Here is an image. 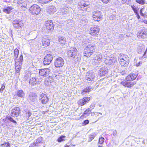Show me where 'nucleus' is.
Wrapping results in <instances>:
<instances>
[{
  "instance_id": "nucleus-1",
  "label": "nucleus",
  "mask_w": 147,
  "mask_h": 147,
  "mask_svg": "<svg viewBox=\"0 0 147 147\" xmlns=\"http://www.w3.org/2000/svg\"><path fill=\"white\" fill-rule=\"evenodd\" d=\"M138 74L136 73L130 74L126 78V80H123L121 83L125 87L130 88L133 86L136 83V82H129L127 81L133 80L136 79Z\"/></svg>"
},
{
  "instance_id": "nucleus-2",
  "label": "nucleus",
  "mask_w": 147,
  "mask_h": 147,
  "mask_svg": "<svg viewBox=\"0 0 147 147\" xmlns=\"http://www.w3.org/2000/svg\"><path fill=\"white\" fill-rule=\"evenodd\" d=\"M118 60L120 64L122 66H127L129 62V58L127 55L123 54H119L118 57Z\"/></svg>"
},
{
  "instance_id": "nucleus-3",
  "label": "nucleus",
  "mask_w": 147,
  "mask_h": 147,
  "mask_svg": "<svg viewBox=\"0 0 147 147\" xmlns=\"http://www.w3.org/2000/svg\"><path fill=\"white\" fill-rule=\"evenodd\" d=\"M95 46L94 44H89L84 49V56L90 57L95 51Z\"/></svg>"
},
{
  "instance_id": "nucleus-4",
  "label": "nucleus",
  "mask_w": 147,
  "mask_h": 147,
  "mask_svg": "<svg viewBox=\"0 0 147 147\" xmlns=\"http://www.w3.org/2000/svg\"><path fill=\"white\" fill-rule=\"evenodd\" d=\"M34 69H35V71L34 70L33 72L34 74H35V72L37 74L39 73L40 76H43V77L48 76L51 71L50 70L49 68H45L39 69L35 68Z\"/></svg>"
},
{
  "instance_id": "nucleus-5",
  "label": "nucleus",
  "mask_w": 147,
  "mask_h": 147,
  "mask_svg": "<svg viewBox=\"0 0 147 147\" xmlns=\"http://www.w3.org/2000/svg\"><path fill=\"white\" fill-rule=\"evenodd\" d=\"M102 56L99 53H96L94 55L93 59L91 61L92 63L94 65H98L102 60Z\"/></svg>"
},
{
  "instance_id": "nucleus-6",
  "label": "nucleus",
  "mask_w": 147,
  "mask_h": 147,
  "mask_svg": "<svg viewBox=\"0 0 147 147\" xmlns=\"http://www.w3.org/2000/svg\"><path fill=\"white\" fill-rule=\"evenodd\" d=\"M92 16L94 20L99 21L102 19V14L101 11L95 10L92 12Z\"/></svg>"
},
{
  "instance_id": "nucleus-7",
  "label": "nucleus",
  "mask_w": 147,
  "mask_h": 147,
  "mask_svg": "<svg viewBox=\"0 0 147 147\" xmlns=\"http://www.w3.org/2000/svg\"><path fill=\"white\" fill-rule=\"evenodd\" d=\"M79 53L78 52L76 49L74 47L71 48L70 50L68 52V56L70 58L73 57L77 58L78 57Z\"/></svg>"
},
{
  "instance_id": "nucleus-8",
  "label": "nucleus",
  "mask_w": 147,
  "mask_h": 147,
  "mask_svg": "<svg viewBox=\"0 0 147 147\" xmlns=\"http://www.w3.org/2000/svg\"><path fill=\"white\" fill-rule=\"evenodd\" d=\"M73 11V9L70 7L65 5L62 9V12L64 17H67L72 14Z\"/></svg>"
},
{
  "instance_id": "nucleus-9",
  "label": "nucleus",
  "mask_w": 147,
  "mask_h": 147,
  "mask_svg": "<svg viewBox=\"0 0 147 147\" xmlns=\"http://www.w3.org/2000/svg\"><path fill=\"white\" fill-rule=\"evenodd\" d=\"M30 10L31 13L37 15L40 13L41 9L38 5L34 4L30 7Z\"/></svg>"
},
{
  "instance_id": "nucleus-10",
  "label": "nucleus",
  "mask_w": 147,
  "mask_h": 147,
  "mask_svg": "<svg viewBox=\"0 0 147 147\" xmlns=\"http://www.w3.org/2000/svg\"><path fill=\"white\" fill-rule=\"evenodd\" d=\"M64 63V59L61 57L57 58L54 61V65L56 67H62L63 66Z\"/></svg>"
},
{
  "instance_id": "nucleus-11",
  "label": "nucleus",
  "mask_w": 147,
  "mask_h": 147,
  "mask_svg": "<svg viewBox=\"0 0 147 147\" xmlns=\"http://www.w3.org/2000/svg\"><path fill=\"white\" fill-rule=\"evenodd\" d=\"M100 29L98 26L94 25L90 27V34L92 36H97L98 35Z\"/></svg>"
},
{
  "instance_id": "nucleus-12",
  "label": "nucleus",
  "mask_w": 147,
  "mask_h": 147,
  "mask_svg": "<svg viewBox=\"0 0 147 147\" xmlns=\"http://www.w3.org/2000/svg\"><path fill=\"white\" fill-rule=\"evenodd\" d=\"M53 59V55L52 54H48L45 56L43 61L44 65H49Z\"/></svg>"
},
{
  "instance_id": "nucleus-13",
  "label": "nucleus",
  "mask_w": 147,
  "mask_h": 147,
  "mask_svg": "<svg viewBox=\"0 0 147 147\" xmlns=\"http://www.w3.org/2000/svg\"><path fill=\"white\" fill-rule=\"evenodd\" d=\"M12 24L14 28L18 29L22 28L24 25L23 21L18 19H16L13 21Z\"/></svg>"
},
{
  "instance_id": "nucleus-14",
  "label": "nucleus",
  "mask_w": 147,
  "mask_h": 147,
  "mask_svg": "<svg viewBox=\"0 0 147 147\" xmlns=\"http://www.w3.org/2000/svg\"><path fill=\"white\" fill-rule=\"evenodd\" d=\"M21 113V111L19 107H15L12 109L10 114L12 117H17Z\"/></svg>"
},
{
  "instance_id": "nucleus-15",
  "label": "nucleus",
  "mask_w": 147,
  "mask_h": 147,
  "mask_svg": "<svg viewBox=\"0 0 147 147\" xmlns=\"http://www.w3.org/2000/svg\"><path fill=\"white\" fill-rule=\"evenodd\" d=\"M41 79L40 78L36 77H32L29 81V84L32 86H34L36 84H38L41 82Z\"/></svg>"
},
{
  "instance_id": "nucleus-16",
  "label": "nucleus",
  "mask_w": 147,
  "mask_h": 147,
  "mask_svg": "<svg viewBox=\"0 0 147 147\" xmlns=\"http://www.w3.org/2000/svg\"><path fill=\"white\" fill-rule=\"evenodd\" d=\"M49 99L46 94L42 93L40 95L39 100L40 102L43 104H45L48 101Z\"/></svg>"
},
{
  "instance_id": "nucleus-17",
  "label": "nucleus",
  "mask_w": 147,
  "mask_h": 147,
  "mask_svg": "<svg viewBox=\"0 0 147 147\" xmlns=\"http://www.w3.org/2000/svg\"><path fill=\"white\" fill-rule=\"evenodd\" d=\"M90 99V97H84L78 100V105L82 106L88 102Z\"/></svg>"
},
{
  "instance_id": "nucleus-18",
  "label": "nucleus",
  "mask_w": 147,
  "mask_h": 147,
  "mask_svg": "<svg viewBox=\"0 0 147 147\" xmlns=\"http://www.w3.org/2000/svg\"><path fill=\"white\" fill-rule=\"evenodd\" d=\"M78 8L79 9V11H85L87 9L88 7V4H86V3H80L78 4Z\"/></svg>"
},
{
  "instance_id": "nucleus-19",
  "label": "nucleus",
  "mask_w": 147,
  "mask_h": 147,
  "mask_svg": "<svg viewBox=\"0 0 147 147\" xmlns=\"http://www.w3.org/2000/svg\"><path fill=\"white\" fill-rule=\"evenodd\" d=\"M37 95L35 93H31L28 97V100L30 102H35L37 99Z\"/></svg>"
},
{
  "instance_id": "nucleus-20",
  "label": "nucleus",
  "mask_w": 147,
  "mask_h": 147,
  "mask_svg": "<svg viewBox=\"0 0 147 147\" xmlns=\"http://www.w3.org/2000/svg\"><path fill=\"white\" fill-rule=\"evenodd\" d=\"M42 42L43 46L47 47L49 45L50 40L48 36H45L42 37Z\"/></svg>"
},
{
  "instance_id": "nucleus-21",
  "label": "nucleus",
  "mask_w": 147,
  "mask_h": 147,
  "mask_svg": "<svg viewBox=\"0 0 147 147\" xmlns=\"http://www.w3.org/2000/svg\"><path fill=\"white\" fill-rule=\"evenodd\" d=\"M138 34V36L139 37L142 38H146L147 36V30L146 29H142Z\"/></svg>"
},
{
  "instance_id": "nucleus-22",
  "label": "nucleus",
  "mask_w": 147,
  "mask_h": 147,
  "mask_svg": "<svg viewBox=\"0 0 147 147\" xmlns=\"http://www.w3.org/2000/svg\"><path fill=\"white\" fill-rule=\"evenodd\" d=\"M46 27L47 30H50L53 29V25L51 20H49L46 22Z\"/></svg>"
},
{
  "instance_id": "nucleus-23",
  "label": "nucleus",
  "mask_w": 147,
  "mask_h": 147,
  "mask_svg": "<svg viewBox=\"0 0 147 147\" xmlns=\"http://www.w3.org/2000/svg\"><path fill=\"white\" fill-rule=\"evenodd\" d=\"M16 69V75L19 76L20 75L19 73L20 70V62L19 61L17 62L16 63L15 65Z\"/></svg>"
},
{
  "instance_id": "nucleus-24",
  "label": "nucleus",
  "mask_w": 147,
  "mask_h": 147,
  "mask_svg": "<svg viewBox=\"0 0 147 147\" xmlns=\"http://www.w3.org/2000/svg\"><path fill=\"white\" fill-rule=\"evenodd\" d=\"M108 69L104 68H102L99 70L98 73L100 76L106 75L108 73Z\"/></svg>"
},
{
  "instance_id": "nucleus-25",
  "label": "nucleus",
  "mask_w": 147,
  "mask_h": 147,
  "mask_svg": "<svg viewBox=\"0 0 147 147\" xmlns=\"http://www.w3.org/2000/svg\"><path fill=\"white\" fill-rule=\"evenodd\" d=\"M26 0H18L17 2V4L19 7H26Z\"/></svg>"
},
{
  "instance_id": "nucleus-26",
  "label": "nucleus",
  "mask_w": 147,
  "mask_h": 147,
  "mask_svg": "<svg viewBox=\"0 0 147 147\" xmlns=\"http://www.w3.org/2000/svg\"><path fill=\"white\" fill-rule=\"evenodd\" d=\"M93 74L92 73H87L86 77V79L88 80L92 81L94 78Z\"/></svg>"
},
{
  "instance_id": "nucleus-27",
  "label": "nucleus",
  "mask_w": 147,
  "mask_h": 147,
  "mask_svg": "<svg viewBox=\"0 0 147 147\" xmlns=\"http://www.w3.org/2000/svg\"><path fill=\"white\" fill-rule=\"evenodd\" d=\"M56 11V8L53 6H51L49 7L48 12L50 14L54 13Z\"/></svg>"
},
{
  "instance_id": "nucleus-28",
  "label": "nucleus",
  "mask_w": 147,
  "mask_h": 147,
  "mask_svg": "<svg viewBox=\"0 0 147 147\" xmlns=\"http://www.w3.org/2000/svg\"><path fill=\"white\" fill-rule=\"evenodd\" d=\"M16 94L18 97L21 98H24L25 96V93L22 90H18Z\"/></svg>"
},
{
  "instance_id": "nucleus-29",
  "label": "nucleus",
  "mask_w": 147,
  "mask_h": 147,
  "mask_svg": "<svg viewBox=\"0 0 147 147\" xmlns=\"http://www.w3.org/2000/svg\"><path fill=\"white\" fill-rule=\"evenodd\" d=\"M92 88L91 86L87 87L85 88L81 92V94L84 95L86 93H89Z\"/></svg>"
},
{
  "instance_id": "nucleus-30",
  "label": "nucleus",
  "mask_w": 147,
  "mask_h": 147,
  "mask_svg": "<svg viewBox=\"0 0 147 147\" xmlns=\"http://www.w3.org/2000/svg\"><path fill=\"white\" fill-rule=\"evenodd\" d=\"M58 40L60 44L64 45L66 42V38L63 36H59Z\"/></svg>"
},
{
  "instance_id": "nucleus-31",
  "label": "nucleus",
  "mask_w": 147,
  "mask_h": 147,
  "mask_svg": "<svg viewBox=\"0 0 147 147\" xmlns=\"http://www.w3.org/2000/svg\"><path fill=\"white\" fill-rule=\"evenodd\" d=\"M12 9V7L8 6L4 8L3 9V11L9 14L11 12Z\"/></svg>"
},
{
  "instance_id": "nucleus-32",
  "label": "nucleus",
  "mask_w": 147,
  "mask_h": 147,
  "mask_svg": "<svg viewBox=\"0 0 147 147\" xmlns=\"http://www.w3.org/2000/svg\"><path fill=\"white\" fill-rule=\"evenodd\" d=\"M7 120H8L10 121L13 123H17L10 116H7L5 118V119H3L4 121L5 122H6V121H7Z\"/></svg>"
},
{
  "instance_id": "nucleus-33",
  "label": "nucleus",
  "mask_w": 147,
  "mask_h": 147,
  "mask_svg": "<svg viewBox=\"0 0 147 147\" xmlns=\"http://www.w3.org/2000/svg\"><path fill=\"white\" fill-rule=\"evenodd\" d=\"M116 39L119 40H124L125 37L123 34H117L116 35Z\"/></svg>"
},
{
  "instance_id": "nucleus-34",
  "label": "nucleus",
  "mask_w": 147,
  "mask_h": 147,
  "mask_svg": "<svg viewBox=\"0 0 147 147\" xmlns=\"http://www.w3.org/2000/svg\"><path fill=\"white\" fill-rule=\"evenodd\" d=\"M97 135V134L96 133H93L91 134L89 137L88 141L90 142L92 141L94 138Z\"/></svg>"
},
{
  "instance_id": "nucleus-35",
  "label": "nucleus",
  "mask_w": 147,
  "mask_h": 147,
  "mask_svg": "<svg viewBox=\"0 0 147 147\" xmlns=\"http://www.w3.org/2000/svg\"><path fill=\"white\" fill-rule=\"evenodd\" d=\"M41 141H39L38 139L36 140V142H34L31 144L29 147H37L38 146V144L41 142Z\"/></svg>"
},
{
  "instance_id": "nucleus-36",
  "label": "nucleus",
  "mask_w": 147,
  "mask_h": 147,
  "mask_svg": "<svg viewBox=\"0 0 147 147\" xmlns=\"http://www.w3.org/2000/svg\"><path fill=\"white\" fill-rule=\"evenodd\" d=\"M53 81V79L52 78H47L45 81V83L47 85H50Z\"/></svg>"
},
{
  "instance_id": "nucleus-37",
  "label": "nucleus",
  "mask_w": 147,
  "mask_h": 147,
  "mask_svg": "<svg viewBox=\"0 0 147 147\" xmlns=\"http://www.w3.org/2000/svg\"><path fill=\"white\" fill-rule=\"evenodd\" d=\"M31 74L29 71L26 72L24 75V78L27 80L31 76Z\"/></svg>"
},
{
  "instance_id": "nucleus-38",
  "label": "nucleus",
  "mask_w": 147,
  "mask_h": 147,
  "mask_svg": "<svg viewBox=\"0 0 147 147\" xmlns=\"http://www.w3.org/2000/svg\"><path fill=\"white\" fill-rule=\"evenodd\" d=\"M65 138L66 136H65L62 135L58 138L57 141L58 142H61L62 141H65Z\"/></svg>"
},
{
  "instance_id": "nucleus-39",
  "label": "nucleus",
  "mask_w": 147,
  "mask_h": 147,
  "mask_svg": "<svg viewBox=\"0 0 147 147\" xmlns=\"http://www.w3.org/2000/svg\"><path fill=\"white\" fill-rule=\"evenodd\" d=\"M131 7L132 9L133 10L134 13L136 14H138V9L137 7H136L134 5L131 6Z\"/></svg>"
},
{
  "instance_id": "nucleus-40",
  "label": "nucleus",
  "mask_w": 147,
  "mask_h": 147,
  "mask_svg": "<svg viewBox=\"0 0 147 147\" xmlns=\"http://www.w3.org/2000/svg\"><path fill=\"white\" fill-rule=\"evenodd\" d=\"M136 2L139 4L142 5L144 4L145 2L144 0H136Z\"/></svg>"
},
{
  "instance_id": "nucleus-41",
  "label": "nucleus",
  "mask_w": 147,
  "mask_h": 147,
  "mask_svg": "<svg viewBox=\"0 0 147 147\" xmlns=\"http://www.w3.org/2000/svg\"><path fill=\"white\" fill-rule=\"evenodd\" d=\"M91 113V112H90V110L87 109H86L84 112V114L85 115L87 116H88L89 115V114Z\"/></svg>"
},
{
  "instance_id": "nucleus-42",
  "label": "nucleus",
  "mask_w": 147,
  "mask_h": 147,
  "mask_svg": "<svg viewBox=\"0 0 147 147\" xmlns=\"http://www.w3.org/2000/svg\"><path fill=\"white\" fill-rule=\"evenodd\" d=\"M104 138L101 137L99 138L98 143L100 144H102L104 142Z\"/></svg>"
},
{
  "instance_id": "nucleus-43",
  "label": "nucleus",
  "mask_w": 147,
  "mask_h": 147,
  "mask_svg": "<svg viewBox=\"0 0 147 147\" xmlns=\"http://www.w3.org/2000/svg\"><path fill=\"white\" fill-rule=\"evenodd\" d=\"M1 146L2 147H9L10 144L9 143H6L4 144H2L1 145Z\"/></svg>"
},
{
  "instance_id": "nucleus-44",
  "label": "nucleus",
  "mask_w": 147,
  "mask_h": 147,
  "mask_svg": "<svg viewBox=\"0 0 147 147\" xmlns=\"http://www.w3.org/2000/svg\"><path fill=\"white\" fill-rule=\"evenodd\" d=\"M105 63L106 64H108L109 65L111 64L112 63L111 58L107 59L105 61Z\"/></svg>"
},
{
  "instance_id": "nucleus-45",
  "label": "nucleus",
  "mask_w": 147,
  "mask_h": 147,
  "mask_svg": "<svg viewBox=\"0 0 147 147\" xmlns=\"http://www.w3.org/2000/svg\"><path fill=\"white\" fill-rule=\"evenodd\" d=\"M19 53V51L17 49H16L14 50V54L17 55H18Z\"/></svg>"
},
{
  "instance_id": "nucleus-46",
  "label": "nucleus",
  "mask_w": 147,
  "mask_h": 147,
  "mask_svg": "<svg viewBox=\"0 0 147 147\" xmlns=\"http://www.w3.org/2000/svg\"><path fill=\"white\" fill-rule=\"evenodd\" d=\"M112 63H115L117 61V59L115 58H111Z\"/></svg>"
},
{
  "instance_id": "nucleus-47",
  "label": "nucleus",
  "mask_w": 147,
  "mask_h": 147,
  "mask_svg": "<svg viewBox=\"0 0 147 147\" xmlns=\"http://www.w3.org/2000/svg\"><path fill=\"white\" fill-rule=\"evenodd\" d=\"M110 19L111 20H113L116 18L115 16L114 15H111L110 18Z\"/></svg>"
},
{
  "instance_id": "nucleus-48",
  "label": "nucleus",
  "mask_w": 147,
  "mask_h": 147,
  "mask_svg": "<svg viewBox=\"0 0 147 147\" xmlns=\"http://www.w3.org/2000/svg\"><path fill=\"white\" fill-rule=\"evenodd\" d=\"M23 60V55H21L20 57V64L21 63L22 64V62Z\"/></svg>"
},
{
  "instance_id": "nucleus-49",
  "label": "nucleus",
  "mask_w": 147,
  "mask_h": 147,
  "mask_svg": "<svg viewBox=\"0 0 147 147\" xmlns=\"http://www.w3.org/2000/svg\"><path fill=\"white\" fill-rule=\"evenodd\" d=\"M89 123V121L88 120L86 119L84 120L83 123V124L84 125H86L88 124Z\"/></svg>"
},
{
  "instance_id": "nucleus-50",
  "label": "nucleus",
  "mask_w": 147,
  "mask_h": 147,
  "mask_svg": "<svg viewBox=\"0 0 147 147\" xmlns=\"http://www.w3.org/2000/svg\"><path fill=\"white\" fill-rule=\"evenodd\" d=\"M91 116L92 117H94V116H96L97 115V116H98V115H97L98 114V113H94V112H92L91 113Z\"/></svg>"
},
{
  "instance_id": "nucleus-51",
  "label": "nucleus",
  "mask_w": 147,
  "mask_h": 147,
  "mask_svg": "<svg viewBox=\"0 0 147 147\" xmlns=\"http://www.w3.org/2000/svg\"><path fill=\"white\" fill-rule=\"evenodd\" d=\"M95 106V104L94 103H92L90 106V107L92 109H94Z\"/></svg>"
},
{
  "instance_id": "nucleus-52",
  "label": "nucleus",
  "mask_w": 147,
  "mask_h": 147,
  "mask_svg": "<svg viewBox=\"0 0 147 147\" xmlns=\"http://www.w3.org/2000/svg\"><path fill=\"white\" fill-rule=\"evenodd\" d=\"M104 3H109L111 0H101Z\"/></svg>"
},
{
  "instance_id": "nucleus-53",
  "label": "nucleus",
  "mask_w": 147,
  "mask_h": 147,
  "mask_svg": "<svg viewBox=\"0 0 147 147\" xmlns=\"http://www.w3.org/2000/svg\"><path fill=\"white\" fill-rule=\"evenodd\" d=\"M113 135L114 136H116L117 132L116 130H114L113 131Z\"/></svg>"
},
{
  "instance_id": "nucleus-54",
  "label": "nucleus",
  "mask_w": 147,
  "mask_h": 147,
  "mask_svg": "<svg viewBox=\"0 0 147 147\" xmlns=\"http://www.w3.org/2000/svg\"><path fill=\"white\" fill-rule=\"evenodd\" d=\"M122 3L123 4L125 3H127L128 2L129 0H122Z\"/></svg>"
},
{
  "instance_id": "nucleus-55",
  "label": "nucleus",
  "mask_w": 147,
  "mask_h": 147,
  "mask_svg": "<svg viewBox=\"0 0 147 147\" xmlns=\"http://www.w3.org/2000/svg\"><path fill=\"white\" fill-rule=\"evenodd\" d=\"M52 0H43V2L45 3H47L49 2Z\"/></svg>"
},
{
  "instance_id": "nucleus-56",
  "label": "nucleus",
  "mask_w": 147,
  "mask_h": 147,
  "mask_svg": "<svg viewBox=\"0 0 147 147\" xmlns=\"http://www.w3.org/2000/svg\"><path fill=\"white\" fill-rule=\"evenodd\" d=\"M144 9L143 8H142L140 9V13L141 16H143V15L144 14L142 13V11Z\"/></svg>"
},
{
  "instance_id": "nucleus-57",
  "label": "nucleus",
  "mask_w": 147,
  "mask_h": 147,
  "mask_svg": "<svg viewBox=\"0 0 147 147\" xmlns=\"http://www.w3.org/2000/svg\"><path fill=\"white\" fill-rule=\"evenodd\" d=\"M142 63V62L140 61L138 63H137L136 64V66L137 67H138V66H139L140 65V64H141Z\"/></svg>"
},
{
  "instance_id": "nucleus-58",
  "label": "nucleus",
  "mask_w": 147,
  "mask_h": 147,
  "mask_svg": "<svg viewBox=\"0 0 147 147\" xmlns=\"http://www.w3.org/2000/svg\"><path fill=\"white\" fill-rule=\"evenodd\" d=\"M142 16L144 17H147V13H146V14H144Z\"/></svg>"
},
{
  "instance_id": "nucleus-59",
  "label": "nucleus",
  "mask_w": 147,
  "mask_h": 147,
  "mask_svg": "<svg viewBox=\"0 0 147 147\" xmlns=\"http://www.w3.org/2000/svg\"><path fill=\"white\" fill-rule=\"evenodd\" d=\"M4 88H5V86H2L1 88V90L2 89V90H3L4 89Z\"/></svg>"
},
{
  "instance_id": "nucleus-60",
  "label": "nucleus",
  "mask_w": 147,
  "mask_h": 147,
  "mask_svg": "<svg viewBox=\"0 0 147 147\" xmlns=\"http://www.w3.org/2000/svg\"><path fill=\"white\" fill-rule=\"evenodd\" d=\"M142 22H144L145 24H147V20H143Z\"/></svg>"
},
{
  "instance_id": "nucleus-61",
  "label": "nucleus",
  "mask_w": 147,
  "mask_h": 147,
  "mask_svg": "<svg viewBox=\"0 0 147 147\" xmlns=\"http://www.w3.org/2000/svg\"><path fill=\"white\" fill-rule=\"evenodd\" d=\"M87 109L89 110H90V112H91L93 110L90 107L89 108H88Z\"/></svg>"
},
{
  "instance_id": "nucleus-62",
  "label": "nucleus",
  "mask_w": 147,
  "mask_h": 147,
  "mask_svg": "<svg viewBox=\"0 0 147 147\" xmlns=\"http://www.w3.org/2000/svg\"><path fill=\"white\" fill-rule=\"evenodd\" d=\"M138 16V19L140 18V16L139 15V14L138 13V14H136Z\"/></svg>"
},
{
  "instance_id": "nucleus-63",
  "label": "nucleus",
  "mask_w": 147,
  "mask_h": 147,
  "mask_svg": "<svg viewBox=\"0 0 147 147\" xmlns=\"http://www.w3.org/2000/svg\"><path fill=\"white\" fill-rule=\"evenodd\" d=\"M18 55H14V56L16 57V58H17L18 57Z\"/></svg>"
},
{
  "instance_id": "nucleus-64",
  "label": "nucleus",
  "mask_w": 147,
  "mask_h": 147,
  "mask_svg": "<svg viewBox=\"0 0 147 147\" xmlns=\"http://www.w3.org/2000/svg\"><path fill=\"white\" fill-rule=\"evenodd\" d=\"M64 147H69V146H66Z\"/></svg>"
}]
</instances>
